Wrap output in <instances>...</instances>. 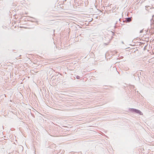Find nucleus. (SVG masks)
<instances>
[{"mask_svg":"<svg viewBox=\"0 0 154 154\" xmlns=\"http://www.w3.org/2000/svg\"><path fill=\"white\" fill-rule=\"evenodd\" d=\"M131 111L133 112L138 113L140 115H142L143 114V113L140 110L138 109H131Z\"/></svg>","mask_w":154,"mask_h":154,"instance_id":"nucleus-1","label":"nucleus"},{"mask_svg":"<svg viewBox=\"0 0 154 154\" xmlns=\"http://www.w3.org/2000/svg\"><path fill=\"white\" fill-rule=\"evenodd\" d=\"M109 39V40H108L107 42H104L103 44L104 45H108V44L109 43L110 41V39Z\"/></svg>","mask_w":154,"mask_h":154,"instance_id":"nucleus-2","label":"nucleus"},{"mask_svg":"<svg viewBox=\"0 0 154 154\" xmlns=\"http://www.w3.org/2000/svg\"><path fill=\"white\" fill-rule=\"evenodd\" d=\"M77 79H79L80 78V77L79 76L77 75L76 77Z\"/></svg>","mask_w":154,"mask_h":154,"instance_id":"nucleus-3","label":"nucleus"},{"mask_svg":"<svg viewBox=\"0 0 154 154\" xmlns=\"http://www.w3.org/2000/svg\"><path fill=\"white\" fill-rule=\"evenodd\" d=\"M146 46H145V52H146V51H148V50H146Z\"/></svg>","mask_w":154,"mask_h":154,"instance_id":"nucleus-4","label":"nucleus"},{"mask_svg":"<svg viewBox=\"0 0 154 154\" xmlns=\"http://www.w3.org/2000/svg\"><path fill=\"white\" fill-rule=\"evenodd\" d=\"M131 20L130 18H128V21H131Z\"/></svg>","mask_w":154,"mask_h":154,"instance_id":"nucleus-5","label":"nucleus"},{"mask_svg":"<svg viewBox=\"0 0 154 154\" xmlns=\"http://www.w3.org/2000/svg\"><path fill=\"white\" fill-rule=\"evenodd\" d=\"M54 44H55V41H54Z\"/></svg>","mask_w":154,"mask_h":154,"instance_id":"nucleus-6","label":"nucleus"},{"mask_svg":"<svg viewBox=\"0 0 154 154\" xmlns=\"http://www.w3.org/2000/svg\"><path fill=\"white\" fill-rule=\"evenodd\" d=\"M122 43H123V42H122Z\"/></svg>","mask_w":154,"mask_h":154,"instance_id":"nucleus-7","label":"nucleus"},{"mask_svg":"<svg viewBox=\"0 0 154 154\" xmlns=\"http://www.w3.org/2000/svg\"><path fill=\"white\" fill-rule=\"evenodd\" d=\"M153 54H154V52H153Z\"/></svg>","mask_w":154,"mask_h":154,"instance_id":"nucleus-8","label":"nucleus"}]
</instances>
